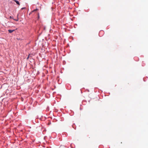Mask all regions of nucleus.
Segmentation results:
<instances>
[{
	"label": "nucleus",
	"instance_id": "nucleus-6",
	"mask_svg": "<svg viewBox=\"0 0 148 148\" xmlns=\"http://www.w3.org/2000/svg\"><path fill=\"white\" fill-rule=\"evenodd\" d=\"M29 55H28V57H27V60H28V59H29Z\"/></svg>",
	"mask_w": 148,
	"mask_h": 148
},
{
	"label": "nucleus",
	"instance_id": "nucleus-2",
	"mask_svg": "<svg viewBox=\"0 0 148 148\" xmlns=\"http://www.w3.org/2000/svg\"><path fill=\"white\" fill-rule=\"evenodd\" d=\"M15 1L17 4L19 5H20V3H19L18 1L16 0H15Z\"/></svg>",
	"mask_w": 148,
	"mask_h": 148
},
{
	"label": "nucleus",
	"instance_id": "nucleus-7",
	"mask_svg": "<svg viewBox=\"0 0 148 148\" xmlns=\"http://www.w3.org/2000/svg\"><path fill=\"white\" fill-rule=\"evenodd\" d=\"M25 8H22L21 9L22 10L23 9H25Z\"/></svg>",
	"mask_w": 148,
	"mask_h": 148
},
{
	"label": "nucleus",
	"instance_id": "nucleus-5",
	"mask_svg": "<svg viewBox=\"0 0 148 148\" xmlns=\"http://www.w3.org/2000/svg\"><path fill=\"white\" fill-rule=\"evenodd\" d=\"M14 19V20L16 21H18V18L17 19Z\"/></svg>",
	"mask_w": 148,
	"mask_h": 148
},
{
	"label": "nucleus",
	"instance_id": "nucleus-3",
	"mask_svg": "<svg viewBox=\"0 0 148 148\" xmlns=\"http://www.w3.org/2000/svg\"><path fill=\"white\" fill-rule=\"evenodd\" d=\"M38 10V9H36L35 10H34L33 11H32V12H35L36 11H37Z\"/></svg>",
	"mask_w": 148,
	"mask_h": 148
},
{
	"label": "nucleus",
	"instance_id": "nucleus-4",
	"mask_svg": "<svg viewBox=\"0 0 148 148\" xmlns=\"http://www.w3.org/2000/svg\"><path fill=\"white\" fill-rule=\"evenodd\" d=\"M10 19H13V17L12 16H10Z\"/></svg>",
	"mask_w": 148,
	"mask_h": 148
},
{
	"label": "nucleus",
	"instance_id": "nucleus-1",
	"mask_svg": "<svg viewBox=\"0 0 148 148\" xmlns=\"http://www.w3.org/2000/svg\"><path fill=\"white\" fill-rule=\"evenodd\" d=\"M14 31H15L14 29V30H10V29H9V30H8V31L10 33H12V32H13Z\"/></svg>",
	"mask_w": 148,
	"mask_h": 148
},
{
	"label": "nucleus",
	"instance_id": "nucleus-8",
	"mask_svg": "<svg viewBox=\"0 0 148 148\" xmlns=\"http://www.w3.org/2000/svg\"><path fill=\"white\" fill-rule=\"evenodd\" d=\"M38 18H39V14H38Z\"/></svg>",
	"mask_w": 148,
	"mask_h": 148
}]
</instances>
